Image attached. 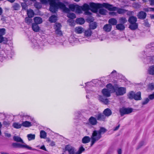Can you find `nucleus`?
Here are the masks:
<instances>
[{"label":"nucleus","mask_w":154,"mask_h":154,"mask_svg":"<svg viewBox=\"0 0 154 154\" xmlns=\"http://www.w3.org/2000/svg\"><path fill=\"white\" fill-rule=\"evenodd\" d=\"M59 0H48L50 5V11L53 13H55L59 8L66 13L70 12V9L66 8L64 3L60 2H56Z\"/></svg>","instance_id":"obj_1"},{"label":"nucleus","mask_w":154,"mask_h":154,"mask_svg":"<svg viewBox=\"0 0 154 154\" xmlns=\"http://www.w3.org/2000/svg\"><path fill=\"white\" fill-rule=\"evenodd\" d=\"M90 8V10L94 13H96L99 8L105 7L109 11L115 10L117 8L116 7H113L110 4L107 3H103L102 4L95 3L94 2H90L89 4Z\"/></svg>","instance_id":"obj_2"},{"label":"nucleus","mask_w":154,"mask_h":154,"mask_svg":"<svg viewBox=\"0 0 154 154\" xmlns=\"http://www.w3.org/2000/svg\"><path fill=\"white\" fill-rule=\"evenodd\" d=\"M106 131V130L103 127H100L99 130H94L91 137V146H92L96 141L99 140L102 137V134H104Z\"/></svg>","instance_id":"obj_3"},{"label":"nucleus","mask_w":154,"mask_h":154,"mask_svg":"<svg viewBox=\"0 0 154 154\" xmlns=\"http://www.w3.org/2000/svg\"><path fill=\"white\" fill-rule=\"evenodd\" d=\"M12 145L14 148H26L30 150H37L35 149H32L31 147L26 144H21L18 143H14L12 144Z\"/></svg>","instance_id":"obj_4"},{"label":"nucleus","mask_w":154,"mask_h":154,"mask_svg":"<svg viewBox=\"0 0 154 154\" xmlns=\"http://www.w3.org/2000/svg\"><path fill=\"white\" fill-rule=\"evenodd\" d=\"M133 109L131 108H125L122 107L120 109L119 112L121 116L124 115L129 114L132 112Z\"/></svg>","instance_id":"obj_5"},{"label":"nucleus","mask_w":154,"mask_h":154,"mask_svg":"<svg viewBox=\"0 0 154 154\" xmlns=\"http://www.w3.org/2000/svg\"><path fill=\"white\" fill-rule=\"evenodd\" d=\"M126 88L124 87L118 88L115 90L116 94L118 96L122 95L126 93Z\"/></svg>","instance_id":"obj_6"},{"label":"nucleus","mask_w":154,"mask_h":154,"mask_svg":"<svg viewBox=\"0 0 154 154\" xmlns=\"http://www.w3.org/2000/svg\"><path fill=\"white\" fill-rule=\"evenodd\" d=\"M81 7L82 10L85 11V14H86L90 15L91 14V13L88 11L89 10H90V5H88L87 4H85Z\"/></svg>","instance_id":"obj_7"},{"label":"nucleus","mask_w":154,"mask_h":154,"mask_svg":"<svg viewBox=\"0 0 154 154\" xmlns=\"http://www.w3.org/2000/svg\"><path fill=\"white\" fill-rule=\"evenodd\" d=\"M65 150L68 151L69 154H75L74 148L70 145H67L66 146Z\"/></svg>","instance_id":"obj_8"},{"label":"nucleus","mask_w":154,"mask_h":154,"mask_svg":"<svg viewBox=\"0 0 154 154\" xmlns=\"http://www.w3.org/2000/svg\"><path fill=\"white\" fill-rule=\"evenodd\" d=\"M88 121L92 125H96L97 123L96 119L93 116H91L89 118Z\"/></svg>","instance_id":"obj_9"},{"label":"nucleus","mask_w":154,"mask_h":154,"mask_svg":"<svg viewBox=\"0 0 154 154\" xmlns=\"http://www.w3.org/2000/svg\"><path fill=\"white\" fill-rule=\"evenodd\" d=\"M146 16V13L145 12L142 11L139 12L137 15L138 18L141 19H145Z\"/></svg>","instance_id":"obj_10"},{"label":"nucleus","mask_w":154,"mask_h":154,"mask_svg":"<svg viewBox=\"0 0 154 154\" xmlns=\"http://www.w3.org/2000/svg\"><path fill=\"white\" fill-rule=\"evenodd\" d=\"M99 100L100 101L103 103L104 104L107 105L109 102V101L108 99L104 97L103 96H99Z\"/></svg>","instance_id":"obj_11"},{"label":"nucleus","mask_w":154,"mask_h":154,"mask_svg":"<svg viewBox=\"0 0 154 154\" xmlns=\"http://www.w3.org/2000/svg\"><path fill=\"white\" fill-rule=\"evenodd\" d=\"M99 100L100 101L103 103L104 104L107 105L109 102V101L108 99L104 97L103 96H99Z\"/></svg>","instance_id":"obj_12"},{"label":"nucleus","mask_w":154,"mask_h":154,"mask_svg":"<svg viewBox=\"0 0 154 154\" xmlns=\"http://www.w3.org/2000/svg\"><path fill=\"white\" fill-rule=\"evenodd\" d=\"M99 100L100 101L103 103L104 104L107 105L109 102V101L108 99L104 97L103 96H99Z\"/></svg>","instance_id":"obj_13"},{"label":"nucleus","mask_w":154,"mask_h":154,"mask_svg":"<svg viewBox=\"0 0 154 154\" xmlns=\"http://www.w3.org/2000/svg\"><path fill=\"white\" fill-rule=\"evenodd\" d=\"M148 73L151 75H154V65L149 66L147 69Z\"/></svg>","instance_id":"obj_14"},{"label":"nucleus","mask_w":154,"mask_h":154,"mask_svg":"<svg viewBox=\"0 0 154 154\" xmlns=\"http://www.w3.org/2000/svg\"><path fill=\"white\" fill-rule=\"evenodd\" d=\"M102 92L104 96L109 97L110 96V93L111 92L107 89L104 88L102 90Z\"/></svg>","instance_id":"obj_15"},{"label":"nucleus","mask_w":154,"mask_h":154,"mask_svg":"<svg viewBox=\"0 0 154 154\" xmlns=\"http://www.w3.org/2000/svg\"><path fill=\"white\" fill-rule=\"evenodd\" d=\"M112 28V26L109 24H105L103 27V29L106 32H109Z\"/></svg>","instance_id":"obj_16"},{"label":"nucleus","mask_w":154,"mask_h":154,"mask_svg":"<svg viewBox=\"0 0 154 154\" xmlns=\"http://www.w3.org/2000/svg\"><path fill=\"white\" fill-rule=\"evenodd\" d=\"M32 126L31 123L28 121H25L22 122V126L26 128H29Z\"/></svg>","instance_id":"obj_17"},{"label":"nucleus","mask_w":154,"mask_h":154,"mask_svg":"<svg viewBox=\"0 0 154 154\" xmlns=\"http://www.w3.org/2000/svg\"><path fill=\"white\" fill-rule=\"evenodd\" d=\"M32 30L35 32H39L40 30V27L38 24L35 23L32 24Z\"/></svg>","instance_id":"obj_18"},{"label":"nucleus","mask_w":154,"mask_h":154,"mask_svg":"<svg viewBox=\"0 0 154 154\" xmlns=\"http://www.w3.org/2000/svg\"><path fill=\"white\" fill-rule=\"evenodd\" d=\"M34 20L35 23L37 24L41 23L42 22V20L41 18L40 17H36L34 18Z\"/></svg>","instance_id":"obj_19"},{"label":"nucleus","mask_w":154,"mask_h":154,"mask_svg":"<svg viewBox=\"0 0 154 154\" xmlns=\"http://www.w3.org/2000/svg\"><path fill=\"white\" fill-rule=\"evenodd\" d=\"M133 99L136 100H141L142 99L141 97V92L139 91L136 94L135 93V95Z\"/></svg>","instance_id":"obj_20"},{"label":"nucleus","mask_w":154,"mask_h":154,"mask_svg":"<svg viewBox=\"0 0 154 154\" xmlns=\"http://www.w3.org/2000/svg\"><path fill=\"white\" fill-rule=\"evenodd\" d=\"M103 113L105 116L108 117L111 115L112 112L111 110L109 108H107L105 109L103 111Z\"/></svg>","instance_id":"obj_21"},{"label":"nucleus","mask_w":154,"mask_h":154,"mask_svg":"<svg viewBox=\"0 0 154 154\" xmlns=\"http://www.w3.org/2000/svg\"><path fill=\"white\" fill-rule=\"evenodd\" d=\"M137 21V18L134 16L130 17L128 20V21L130 24L136 23Z\"/></svg>","instance_id":"obj_22"},{"label":"nucleus","mask_w":154,"mask_h":154,"mask_svg":"<svg viewBox=\"0 0 154 154\" xmlns=\"http://www.w3.org/2000/svg\"><path fill=\"white\" fill-rule=\"evenodd\" d=\"M108 22L111 25H117V21L115 18H111L109 20Z\"/></svg>","instance_id":"obj_23"},{"label":"nucleus","mask_w":154,"mask_h":154,"mask_svg":"<svg viewBox=\"0 0 154 154\" xmlns=\"http://www.w3.org/2000/svg\"><path fill=\"white\" fill-rule=\"evenodd\" d=\"M91 138L89 136H85L82 139V141L83 143H88L90 140Z\"/></svg>","instance_id":"obj_24"},{"label":"nucleus","mask_w":154,"mask_h":154,"mask_svg":"<svg viewBox=\"0 0 154 154\" xmlns=\"http://www.w3.org/2000/svg\"><path fill=\"white\" fill-rule=\"evenodd\" d=\"M107 89H108L111 92H115V90L114 87L110 84H108L106 86Z\"/></svg>","instance_id":"obj_25"},{"label":"nucleus","mask_w":154,"mask_h":154,"mask_svg":"<svg viewBox=\"0 0 154 154\" xmlns=\"http://www.w3.org/2000/svg\"><path fill=\"white\" fill-rule=\"evenodd\" d=\"M14 141L17 142H20L22 143H24L23 140L19 137L18 136H14L13 137Z\"/></svg>","instance_id":"obj_26"},{"label":"nucleus","mask_w":154,"mask_h":154,"mask_svg":"<svg viewBox=\"0 0 154 154\" xmlns=\"http://www.w3.org/2000/svg\"><path fill=\"white\" fill-rule=\"evenodd\" d=\"M129 28L131 30H134L138 28V24L137 23L130 24L129 26Z\"/></svg>","instance_id":"obj_27"},{"label":"nucleus","mask_w":154,"mask_h":154,"mask_svg":"<svg viewBox=\"0 0 154 154\" xmlns=\"http://www.w3.org/2000/svg\"><path fill=\"white\" fill-rule=\"evenodd\" d=\"M83 29L82 27H77L75 29V31L77 33L80 34L82 32Z\"/></svg>","instance_id":"obj_28"},{"label":"nucleus","mask_w":154,"mask_h":154,"mask_svg":"<svg viewBox=\"0 0 154 154\" xmlns=\"http://www.w3.org/2000/svg\"><path fill=\"white\" fill-rule=\"evenodd\" d=\"M116 28L117 29L120 30H123L125 29V27L123 24L120 23L117 24L116 26Z\"/></svg>","instance_id":"obj_29"},{"label":"nucleus","mask_w":154,"mask_h":154,"mask_svg":"<svg viewBox=\"0 0 154 154\" xmlns=\"http://www.w3.org/2000/svg\"><path fill=\"white\" fill-rule=\"evenodd\" d=\"M27 13L28 17H32L34 16V12L32 9L27 10Z\"/></svg>","instance_id":"obj_30"},{"label":"nucleus","mask_w":154,"mask_h":154,"mask_svg":"<svg viewBox=\"0 0 154 154\" xmlns=\"http://www.w3.org/2000/svg\"><path fill=\"white\" fill-rule=\"evenodd\" d=\"M76 22L77 23L82 25L85 23V20L83 18H79L76 19Z\"/></svg>","instance_id":"obj_31"},{"label":"nucleus","mask_w":154,"mask_h":154,"mask_svg":"<svg viewBox=\"0 0 154 154\" xmlns=\"http://www.w3.org/2000/svg\"><path fill=\"white\" fill-rule=\"evenodd\" d=\"M8 39L7 38L4 37L0 35V43L3 42L4 44H6L8 42Z\"/></svg>","instance_id":"obj_32"},{"label":"nucleus","mask_w":154,"mask_h":154,"mask_svg":"<svg viewBox=\"0 0 154 154\" xmlns=\"http://www.w3.org/2000/svg\"><path fill=\"white\" fill-rule=\"evenodd\" d=\"M57 16L55 15H52L49 19V21L51 23H55L57 21Z\"/></svg>","instance_id":"obj_33"},{"label":"nucleus","mask_w":154,"mask_h":154,"mask_svg":"<svg viewBox=\"0 0 154 154\" xmlns=\"http://www.w3.org/2000/svg\"><path fill=\"white\" fill-rule=\"evenodd\" d=\"M116 7L117 8L115 11H117V12L119 14H123L126 12V11L125 10ZM112 11H115V10H112Z\"/></svg>","instance_id":"obj_34"},{"label":"nucleus","mask_w":154,"mask_h":154,"mask_svg":"<svg viewBox=\"0 0 154 154\" xmlns=\"http://www.w3.org/2000/svg\"><path fill=\"white\" fill-rule=\"evenodd\" d=\"M47 136V133L45 131L42 130L40 132V137L41 138L45 139Z\"/></svg>","instance_id":"obj_35"},{"label":"nucleus","mask_w":154,"mask_h":154,"mask_svg":"<svg viewBox=\"0 0 154 154\" xmlns=\"http://www.w3.org/2000/svg\"><path fill=\"white\" fill-rule=\"evenodd\" d=\"M92 32L90 29L85 30V35L87 37L90 36L92 34Z\"/></svg>","instance_id":"obj_36"},{"label":"nucleus","mask_w":154,"mask_h":154,"mask_svg":"<svg viewBox=\"0 0 154 154\" xmlns=\"http://www.w3.org/2000/svg\"><path fill=\"white\" fill-rule=\"evenodd\" d=\"M106 118L105 115L102 114L98 115L97 117V119L99 121H104Z\"/></svg>","instance_id":"obj_37"},{"label":"nucleus","mask_w":154,"mask_h":154,"mask_svg":"<svg viewBox=\"0 0 154 154\" xmlns=\"http://www.w3.org/2000/svg\"><path fill=\"white\" fill-rule=\"evenodd\" d=\"M27 137L28 140L30 141L35 139V135L34 134H29L27 135Z\"/></svg>","instance_id":"obj_38"},{"label":"nucleus","mask_w":154,"mask_h":154,"mask_svg":"<svg viewBox=\"0 0 154 154\" xmlns=\"http://www.w3.org/2000/svg\"><path fill=\"white\" fill-rule=\"evenodd\" d=\"M67 13V17L73 19L76 18L75 15L73 13H69V12Z\"/></svg>","instance_id":"obj_39"},{"label":"nucleus","mask_w":154,"mask_h":154,"mask_svg":"<svg viewBox=\"0 0 154 154\" xmlns=\"http://www.w3.org/2000/svg\"><path fill=\"white\" fill-rule=\"evenodd\" d=\"M12 8L14 10H18L20 9V7L19 4L17 3H14L12 6Z\"/></svg>","instance_id":"obj_40"},{"label":"nucleus","mask_w":154,"mask_h":154,"mask_svg":"<svg viewBox=\"0 0 154 154\" xmlns=\"http://www.w3.org/2000/svg\"><path fill=\"white\" fill-rule=\"evenodd\" d=\"M135 93L133 91L130 92L128 94V98L130 99H133L135 95Z\"/></svg>","instance_id":"obj_41"},{"label":"nucleus","mask_w":154,"mask_h":154,"mask_svg":"<svg viewBox=\"0 0 154 154\" xmlns=\"http://www.w3.org/2000/svg\"><path fill=\"white\" fill-rule=\"evenodd\" d=\"M77 6L75 10V13L78 14L82 13V7L78 5H77Z\"/></svg>","instance_id":"obj_42"},{"label":"nucleus","mask_w":154,"mask_h":154,"mask_svg":"<svg viewBox=\"0 0 154 154\" xmlns=\"http://www.w3.org/2000/svg\"><path fill=\"white\" fill-rule=\"evenodd\" d=\"M127 22V20L125 17H120L119 19V23L122 24H124Z\"/></svg>","instance_id":"obj_43"},{"label":"nucleus","mask_w":154,"mask_h":154,"mask_svg":"<svg viewBox=\"0 0 154 154\" xmlns=\"http://www.w3.org/2000/svg\"><path fill=\"white\" fill-rule=\"evenodd\" d=\"M54 27L55 30L60 29L61 27V25L60 23H55Z\"/></svg>","instance_id":"obj_44"},{"label":"nucleus","mask_w":154,"mask_h":154,"mask_svg":"<svg viewBox=\"0 0 154 154\" xmlns=\"http://www.w3.org/2000/svg\"><path fill=\"white\" fill-rule=\"evenodd\" d=\"M13 126L14 128L17 129L20 128L22 126V124H20L18 123L14 122L13 124Z\"/></svg>","instance_id":"obj_45"},{"label":"nucleus","mask_w":154,"mask_h":154,"mask_svg":"<svg viewBox=\"0 0 154 154\" xmlns=\"http://www.w3.org/2000/svg\"><path fill=\"white\" fill-rule=\"evenodd\" d=\"M77 5H74V4H70L69 6V8L72 11H75V9Z\"/></svg>","instance_id":"obj_46"},{"label":"nucleus","mask_w":154,"mask_h":154,"mask_svg":"<svg viewBox=\"0 0 154 154\" xmlns=\"http://www.w3.org/2000/svg\"><path fill=\"white\" fill-rule=\"evenodd\" d=\"M30 18L28 17H26L25 18V22L28 25H29L32 22V20Z\"/></svg>","instance_id":"obj_47"},{"label":"nucleus","mask_w":154,"mask_h":154,"mask_svg":"<svg viewBox=\"0 0 154 154\" xmlns=\"http://www.w3.org/2000/svg\"><path fill=\"white\" fill-rule=\"evenodd\" d=\"M97 24L95 23H92L90 25V28L92 29H94L97 27Z\"/></svg>","instance_id":"obj_48"},{"label":"nucleus","mask_w":154,"mask_h":154,"mask_svg":"<svg viewBox=\"0 0 154 154\" xmlns=\"http://www.w3.org/2000/svg\"><path fill=\"white\" fill-rule=\"evenodd\" d=\"M107 12V11L101 8L99 10V13L102 15H106Z\"/></svg>","instance_id":"obj_49"},{"label":"nucleus","mask_w":154,"mask_h":154,"mask_svg":"<svg viewBox=\"0 0 154 154\" xmlns=\"http://www.w3.org/2000/svg\"><path fill=\"white\" fill-rule=\"evenodd\" d=\"M85 150V149L82 146H81L79 148V151L76 152L75 154H81Z\"/></svg>","instance_id":"obj_50"},{"label":"nucleus","mask_w":154,"mask_h":154,"mask_svg":"<svg viewBox=\"0 0 154 154\" xmlns=\"http://www.w3.org/2000/svg\"><path fill=\"white\" fill-rule=\"evenodd\" d=\"M55 32L56 34L59 36H62L63 34L61 31L60 29L55 30Z\"/></svg>","instance_id":"obj_51"},{"label":"nucleus","mask_w":154,"mask_h":154,"mask_svg":"<svg viewBox=\"0 0 154 154\" xmlns=\"http://www.w3.org/2000/svg\"><path fill=\"white\" fill-rule=\"evenodd\" d=\"M149 100L148 98H146L142 102V104L145 105L147 104L149 102Z\"/></svg>","instance_id":"obj_52"},{"label":"nucleus","mask_w":154,"mask_h":154,"mask_svg":"<svg viewBox=\"0 0 154 154\" xmlns=\"http://www.w3.org/2000/svg\"><path fill=\"white\" fill-rule=\"evenodd\" d=\"M148 89L151 91L154 89V84L153 83L149 84L148 85Z\"/></svg>","instance_id":"obj_53"},{"label":"nucleus","mask_w":154,"mask_h":154,"mask_svg":"<svg viewBox=\"0 0 154 154\" xmlns=\"http://www.w3.org/2000/svg\"><path fill=\"white\" fill-rule=\"evenodd\" d=\"M21 5L22 8V9L26 10L27 8V6L26 3H21Z\"/></svg>","instance_id":"obj_54"},{"label":"nucleus","mask_w":154,"mask_h":154,"mask_svg":"<svg viewBox=\"0 0 154 154\" xmlns=\"http://www.w3.org/2000/svg\"><path fill=\"white\" fill-rule=\"evenodd\" d=\"M143 10L146 12L149 11H154V8H147L144 9Z\"/></svg>","instance_id":"obj_55"},{"label":"nucleus","mask_w":154,"mask_h":154,"mask_svg":"<svg viewBox=\"0 0 154 154\" xmlns=\"http://www.w3.org/2000/svg\"><path fill=\"white\" fill-rule=\"evenodd\" d=\"M5 30L4 28L0 29V35L2 36L4 35L5 34Z\"/></svg>","instance_id":"obj_56"},{"label":"nucleus","mask_w":154,"mask_h":154,"mask_svg":"<svg viewBox=\"0 0 154 154\" xmlns=\"http://www.w3.org/2000/svg\"><path fill=\"white\" fill-rule=\"evenodd\" d=\"M3 124L5 127H8L9 126V125L10 124V123L8 121H4L3 122Z\"/></svg>","instance_id":"obj_57"},{"label":"nucleus","mask_w":154,"mask_h":154,"mask_svg":"<svg viewBox=\"0 0 154 154\" xmlns=\"http://www.w3.org/2000/svg\"><path fill=\"white\" fill-rule=\"evenodd\" d=\"M34 6L37 8H40L41 7L40 4L37 2H36L34 4Z\"/></svg>","instance_id":"obj_58"},{"label":"nucleus","mask_w":154,"mask_h":154,"mask_svg":"<svg viewBox=\"0 0 154 154\" xmlns=\"http://www.w3.org/2000/svg\"><path fill=\"white\" fill-rule=\"evenodd\" d=\"M133 6L136 9L139 8L140 7V5L138 3H135L133 4Z\"/></svg>","instance_id":"obj_59"},{"label":"nucleus","mask_w":154,"mask_h":154,"mask_svg":"<svg viewBox=\"0 0 154 154\" xmlns=\"http://www.w3.org/2000/svg\"><path fill=\"white\" fill-rule=\"evenodd\" d=\"M149 100H152L154 99V92L152 94H150L148 96Z\"/></svg>","instance_id":"obj_60"},{"label":"nucleus","mask_w":154,"mask_h":154,"mask_svg":"<svg viewBox=\"0 0 154 154\" xmlns=\"http://www.w3.org/2000/svg\"><path fill=\"white\" fill-rule=\"evenodd\" d=\"M67 21L68 22L71 23L70 24H69V25L70 26H74V22H73V21L72 19H69L67 20Z\"/></svg>","instance_id":"obj_61"},{"label":"nucleus","mask_w":154,"mask_h":154,"mask_svg":"<svg viewBox=\"0 0 154 154\" xmlns=\"http://www.w3.org/2000/svg\"><path fill=\"white\" fill-rule=\"evenodd\" d=\"M32 43L33 44V46H34V47H36L38 46V44L35 40H34Z\"/></svg>","instance_id":"obj_62"},{"label":"nucleus","mask_w":154,"mask_h":154,"mask_svg":"<svg viewBox=\"0 0 154 154\" xmlns=\"http://www.w3.org/2000/svg\"><path fill=\"white\" fill-rule=\"evenodd\" d=\"M48 0H40L41 2L43 4H46L48 3Z\"/></svg>","instance_id":"obj_63"},{"label":"nucleus","mask_w":154,"mask_h":154,"mask_svg":"<svg viewBox=\"0 0 154 154\" xmlns=\"http://www.w3.org/2000/svg\"><path fill=\"white\" fill-rule=\"evenodd\" d=\"M149 2L150 5H154V0H149Z\"/></svg>","instance_id":"obj_64"}]
</instances>
